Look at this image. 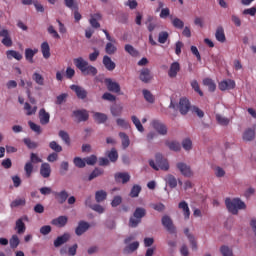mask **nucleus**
<instances>
[{"instance_id":"49","label":"nucleus","mask_w":256,"mask_h":256,"mask_svg":"<svg viewBox=\"0 0 256 256\" xmlns=\"http://www.w3.org/2000/svg\"><path fill=\"white\" fill-rule=\"evenodd\" d=\"M150 127H152V129H166L165 124L160 120H152Z\"/></svg>"},{"instance_id":"23","label":"nucleus","mask_w":256,"mask_h":256,"mask_svg":"<svg viewBox=\"0 0 256 256\" xmlns=\"http://www.w3.org/2000/svg\"><path fill=\"white\" fill-rule=\"evenodd\" d=\"M178 209H181L184 219H189L191 217V210L189 209V204H187L185 201H181L178 204Z\"/></svg>"},{"instance_id":"57","label":"nucleus","mask_w":256,"mask_h":256,"mask_svg":"<svg viewBox=\"0 0 256 256\" xmlns=\"http://www.w3.org/2000/svg\"><path fill=\"white\" fill-rule=\"evenodd\" d=\"M105 51L108 55H113L117 51V47H115L113 43L109 42L106 44Z\"/></svg>"},{"instance_id":"16","label":"nucleus","mask_w":256,"mask_h":256,"mask_svg":"<svg viewBox=\"0 0 256 256\" xmlns=\"http://www.w3.org/2000/svg\"><path fill=\"white\" fill-rule=\"evenodd\" d=\"M114 177L116 183H123L124 185L125 183H129V181H131V175H129L127 172H118Z\"/></svg>"},{"instance_id":"38","label":"nucleus","mask_w":256,"mask_h":256,"mask_svg":"<svg viewBox=\"0 0 256 256\" xmlns=\"http://www.w3.org/2000/svg\"><path fill=\"white\" fill-rule=\"evenodd\" d=\"M32 79H33V81H35V83H36L37 85H40V86L45 85V78L43 77V75H41V74L38 73V72H35V73L32 75Z\"/></svg>"},{"instance_id":"5","label":"nucleus","mask_w":256,"mask_h":256,"mask_svg":"<svg viewBox=\"0 0 256 256\" xmlns=\"http://www.w3.org/2000/svg\"><path fill=\"white\" fill-rule=\"evenodd\" d=\"M33 163H43V159H41L37 154H30V161L27 162L24 166V171L26 173V177H31L33 173Z\"/></svg>"},{"instance_id":"62","label":"nucleus","mask_w":256,"mask_h":256,"mask_svg":"<svg viewBox=\"0 0 256 256\" xmlns=\"http://www.w3.org/2000/svg\"><path fill=\"white\" fill-rule=\"evenodd\" d=\"M84 161H86V165H95L97 163V156L91 155L86 158H84Z\"/></svg>"},{"instance_id":"25","label":"nucleus","mask_w":256,"mask_h":256,"mask_svg":"<svg viewBox=\"0 0 256 256\" xmlns=\"http://www.w3.org/2000/svg\"><path fill=\"white\" fill-rule=\"evenodd\" d=\"M50 115L47 111H45V109H40L39 111V120L41 125H47V123H49V119H50Z\"/></svg>"},{"instance_id":"48","label":"nucleus","mask_w":256,"mask_h":256,"mask_svg":"<svg viewBox=\"0 0 256 256\" xmlns=\"http://www.w3.org/2000/svg\"><path fill=\"white\" fill-rule=\"evenodd\" d=\"M216 121L219 125H227L231 120L221 114H216Z\"/></svg>"},{"instance_id":"11","label":"nucleus","mask_w":256,"mask_h":256,"mask_svg":"<svg viewBox=\"0 0 256 256\" xmlns=\"http://www.w3.org/2000/svg\"><path fill=\"white\" fill-rule=\"evenodd\" d=\"M218 87L220 91H229L231 89H235L236 87L235 80H231V79L222 80L221 82H219Z\"/></svg>"},{"instance_id":"2","label":"nucleus","mask_w":256,"mask_h":256,"mask_svg":"<svg viewBox=\"0 0 256 256\" xmlns=\"http://www.w3.org/2000/svg\"><path fill=\"white\" fill-rule=\"evenodd\" d=\"M225 205L229 213H232V215H237L241 209H247V205L241 200V198H226Z\"/></svg>"},{"instance_id":"34","label":"nucleus","mask_w":256,"mask_h":256,"mask_svg":"<svg viewBox=\"0 0 256 256\" xmlns=\"http://www.w3.org/2000/svg\"><path fill=\"white\" fill-rule=\"evenodd\" d=\"M166 145L170 151H181V144L177 141H167Z\"/></svg>"},{"instance_id":"26","label":"nucleus","mask_w":256,"mask_h":256,"mask_svg":"<svg viewBox=\"0 0 256 256\" xmlns=\"http://www.w3.org/2000/svg\"><path fill=\"white\" fill-rule=\"evenodd\" d=\"M98 21H101V14H92L90 19L91 27H93L94 29H99V27H101V24H99Z\"/></svg>"},{"instance_id":"37","label":"nucleus","mask_w":256,"mask_h":256,"mask_svg":"<svg viewBox=\"0 0 256 256\" xmlns=\"http://www.w3.org/2000/svg\"><path fill=\"white\" fill-rule=\"evenodd\" d=\"M103 173H104L103 169L95 168L88 176V181H93V179H97V177H101Z\"/></svg>"},{"instance_id":"6","label":"nucleus","mask_w":256,"mask_h":256,"mask_svg":"<svg viewBox=\"0 0 256 256\" xmlns=\"http://www.w3.org/2000/svg\"><path fill=\"white\" fill-rule=\"evenodd\" d=\"M191 109V102L187 99V97L180 98L178 104V110L180 111L181 115H187Z\"/></svg>"},{"instance_id":"44","label":"nucleus","mask_w":256,"mask_h":256,"mask_svg":"<svg viewBox=\"0 0 256 256\" xmlns=\"http://www.w3.org/2000/svg\"><path fill=\"white\" fill-rule=\"evenodd\" d=\"M26 203L27 201L25 200V198H17L11 202L10 207H25Z\"/></svg>"},{"instance_id":"40","label":"nucleus","mask_w":256,"mask_h":256,"mask_svg":"<svg viewBox=\"0 0 256 256\" xmlns=\"http://www.w3.org/2000/svg\"><path fill=\"white\" fill-rule=\"evenodd\" d=\"M119 137L122 141L123 149H127V147H129V145L131 144V141L129 140V136H127V134H125L123 132H120Z\"/></svg>"},{"instance_id":"61","label":"nucleus","mask_w":256,"mask_h":256,"mask_svg":"<svg viewBox=\"0 0 256 256\" xmlns=\"http://www.w3.org/2000/svg\"><path fill=\"white\" fill-rule=\"evenodd\" d=\"M242 15H250V17H255L256 15V7H251V8H247V9H244L242 11Z\"/></svg>"},{"instance_id":"15","label":"nucleus","mask_w":256,"mask_h":256,"mask_svg":"<svg viewBox=\"0 0 256 256\" xmlns=\"http://www.w3.org/2000/svg\"><path fill=\"white\" fill-rule=\"evenodd\" d=\"M0 37H3L2 45H4L5 47H12L13 40H11V36H9V30H6V29L1 30Z\"/></svg>"},{"instance_id":"32","label":"nucleus","mask_w":256,"mask_h":256,"mask_svg":"<svg viewBox=\"0 0 256 256\" xmlns=\"http://www.w3.org/2000/svg\"><path fill=\"white\" fill-rule=\"evenodd\" d=\"M6 55L7 59H16V61H21L23 59V55L15 50H8Z\"/></svg>"},{"instance_id":"46","label":"nucleus","mask_w":256,"mask_h":256,"mask_svg":"<svg viewBox=\"0 0 256 256\" xmlns=\"http://www.w3.org/2000/svg\"><path fill=\"white\" fill-rule=\"evenodd\" d=\"M24 109L26 110V115H35L37 113V106L31 107V104L25 103Z\"/></svg>"},{"instance_id":"33","label":"nucleus","mask_w":256,"mask_h":256,"mask_svg":"<svg viewBox=\"0 0 256 256\" xmlns=\"http://www.w3.org/2000/svg\"><path fill=\"white\" fill-rule=\"evenodd\" d=\"M38 49H31V48H28L25 50V57H26V60L29 61V63H33V57H35V55H37L38 53Z\"/></svg>"},{"instance_id":"7","label":"nucleus","mask_w":256,"mask_h":256,"mask_svg":"<svg viewBox=\"0 0 256 256\" xmlns=\"http://www.w3.org/2000/svg\"><path fill=\"white\" fill-rule=\"evenodd\" d=\"M176 167L184 177H193V170H191V166L185 164L184 162H178Z\"/></svg>"},{"instance_id":"18","label":"nucleus","mask_w":256,"mask_h":256,"mask_svg":"<svg viewBox=\"0 0 256 256\" xmlns=\"http://www.w3.org/2000/svg\"><path fill=\"white\" fill-rule=\"evenodd\" d=\"M54 195L55 199L58 201L60 205H63L65 201L69 198V193H67V190H62L60 192H52Z\"/></svg>"},{"instance_id":"28","label":"nucleus","mask_w":256,"mask_h":256,"mask_svg":"<svg viewBox=\"0 0 256 256\" xmlns=\"http://www.w3.org/2000/svg\"><path fill=\"white\" fill-rule=\"evenodd\" d=\"M137 249H139V242L135 241L129 244L128 246H126L123 249V253L125 255H129V253H134V251H137Z\"/></svg>"},{"instance_id":"39","label":"nucleus","mask_w":256,"mask_h":256,"mask_svg":"<svg viewBox=\"0 0 256 256\" xmlns=\"http://www.w3.org/2000/svg\"><path fill=\"white\" fill-rule=\"evenodd\" d=\"M73 163L75 165V167H77L78 169H84V167H86L87 163L85 161V158H81V157H75L73 159Z\"/></svg>"},{"instance_id":"54","label":"nucleus","mask_w":256,"mask_h":256,"mask_svg":"<svg viewBox=\"0 0 256 256\" xmlns=\"http://www.w3.org/2000/svg\"><path fill=\"white\" fill-rule=\"evenodd\" d=\"M49 147L52 151H55V153H61V151H63V147L55 141L50 142Z\"/></svg>"},{"instance_id":"63","label":"nucleus","mask_w":256,"mask_h":256,"mask_svg":"<svg viewBox=\"0 0 256 256\" xmlns=\"http://www.w3.org/2000/svg\"><path fill=\"white\" fill-rule=\"evenodd\" d=\"M66 171H69V162L63 161L60 164V174L65 175Z\"/></svg>"},{"instance_id":"10","label":"nucleus","mask_w":256,"mask_h":256,"mask_svg":"<svg viewBox=\"0 0 256 256\" xmlns=\"http://www.w3.org/2000/svg\"><path fill=\"white\" fill-rule=\"evenodd\" d=\"M139 79L142 83H151V81H153V73H151L149 68H142L140 70Z\"/></svg>"},{"instance_id":"21","label":"nucleus","mask_w":256,"mask_h":256,"mask_svg":"<svg viewBox=\"0 0 256 256\" xmlns=\"http://www.w3.org/2000/svg\"><path fill=\"white\" fill-rule=\"evenodd\" d=\"M102 63L105 67V69H107V71H115V67H117V65L115 64V62H113V60H111V57L105 55L103 57Z\"/></svg>"},{"instance_id":"20","label":"nucleus","mask_w":256,"mask_h":256,"mask_svg":"<svg viewBox=\"0 0 256 256\" xmlns=\"http://www.w3.org/2000/svg\"><path fill=\"white\" fill-rule=\"evenodd\" d=\"M181 71V65L179 64V62H173L170 65V69L168 71V77H170L171 79H174V77H177V73Z\"/></svg>"},{"instance_id":"1","label":"nucleus","mask_w":256,"mask_h":256,"mask_svg":"<svg viewBox=\"0 0 256 256\" xmlns=\"http://www.w3.org/2000/svg\"><path fill=\"white\" fill-rule=\"evenodd\" d=\"M73 63L83 75H92V77H95V75L98 73L97 68H95V66L89 65V62L84 60L83 57L75 58Z\"/></svg>"},{"instance_id":"55","label":"nucleus","mask_w":256,"mask_h":256,"mask_svg":"<svg viewBox=\"0 0 256 256\" xmlns=\"http://www.w3.org/2000/svg\"><path fill=\"white\" fill-rule=\"evenodd\" d=\"M125 51L129 53V55H131L132 57H137V55H139V52L135 48H133L132 45L129 44L125 46Z\"/></svg>"},{"instance_id":"24","label":"nucleus","mask_w":256,"mask_h":256,"mask_svg":"<svg viewBox=\"0 0 256 256\" xmlns=\"http://www.w3.org/2000/svg\"><path fill=\"white\" fill-rule=\"evenodd\" d=\"M67 221H69V218L67 216H59L51 221V224L55 227H65L67 225Z\"/></svg>"},{"instance_id":"53","label":"nucleus","mask_w":256,"mask_h":256,"mask_svg":"<svg viewBox=\"0 0 256 256\" xmlns=\"http://www.w3.org/2000/svg\"><path fill=\"white\" fill-rule=\"evenodd\" d=\"M139 193H141V186L134 185L130 191V197L132 198L139 197Z\"/></svg>"},{"instance_id":"13","label":"nucleus","mask_w":256,"mask_h":256,"mask_svg":"<svg viewBox=\"0 0 256 256\" xmlns=\"http://www.w3.org/2000/svg\"><path fill=\"white\" fill-rule=\"evenodd\" d=\"M70 89L76 93L78 99H87V90L79 85H71Z\"/></svg>"},{"instance_id":"3","label":"nucleus","mask_w":256,"mask_h":256,"mask_svg":"<svg viewBox=\"0 0 256 256\" xmlns=\"http://www.w3.org/2000/svg\"><path fill=\"white\" fill-rule=\"evenodd\" d=\"M155 159L156 164L153 160L149 161V165L150 167H152V169H154L155 171H159V169H161L162 171H169V162L163 157V154H156Z\"/></svg>"},{"instance_id":"14","label":"nucleus","mask_w":256,"mask_h":256,"mask_svg":"<svg viewBox=\"0 0 256 256\" xmlns=\"http://www.w3.org/2000/svg\"><path fill=\"white\" fill-rule=\"evenodd\" d=\"M89 227H91V225H89L88 222L86 221H80L78 223V226L75 229V234L78 237H81V235H83L84 233H87V231H89Z\"/></svg>"},{"instance_id":"52","label":"nucleus","mask_w":256,"mask_h":256,"mask_svg":"<svg viewBox=\"0 0 256 256\" xmlns=\"http://www.w3.org/2000/svg\"><path fill=\"white\" fill-rule=\"evenodd\" d=\"M108 158L112 163H115V161L119 159V154L117 153V150L115 148H112L111 151L108 153Z\"/></svg>"},{"instance_id":"36","label":"nucleus","mask_w":256,"mask_h":256,"mask_svg":"<svg viewBox=\"0 0 256 256\" xmlns=\"http://www.w3.org/2000/svg\"><path fill=\"white\" fill-rule=\"evenodd\" d=\"M165 181L171 189H175V187H177V178H175V176L168 174Z\"/></svg>"},{"instance_id":"43","label":"nucleus","mask_w":256,"mask_h":256,"mask_svg":"<svg viewBox=\"0 0 256 256\" xmlns=\"http://www.w3.org/2000/svg\"><path fill=\"white\" fill-rule=\"evenodd\" d=\"M170 19L172 21L173 27H175L176 29H183V27H185V23L183 22V20L179 18H173V16H170Z\"/></svg>"},{"instance_id":"47","label":"nucleus","mask_w":256,"mask_h":256,"mask_svg":"<svg viewBox=\"0 0 256 256\" xmlns=\"http://www.w3.org/2000/svg\"><path fill=\"white\" fill-rule=\"evenodd\" d=\"M182 147L185 151H191L193 149V142L189 138H185L182 141Z\"/></svg>"},{"instance_id":"42","label":"nucleus","mask_w":256,"mask_h":256,"mask_svg":"<svg viewBox=\"0 0 256 256\" xmlns=\"http://www.w3.org/2000/svg\"><path fill=\"white\" fill-rule=\"evenodd\" d=\"M255 139V130L248 129L243 134V140L244 141H253Z\"/></svg>"},{"instance_id":"59","label":"nucleus","mask_w":256,"mask_h":256,"mask_svg":"<svg viewBox=\"0 0 256 256\" xmlns=\"http://www.w3.org/2000/svg\"><path fill=\"white\" fill-rule=\"evenodd\" d=\"M24 144L28 147V149H37V142L31 141L29 138H24Z\"/></svg>"},{"instance_id":"50","label":"nucleus","mask_w":256,"mask_h":256,"mask_svg":"<svg viewBox=\"0 0 256 256\" xmlns=\"http://www.w3.org/2000/svg\"><path fill=\"white\" fill-rule=\"evenodd\" d=\"M143 96L148 103H154L155 96L149 90H143Z\"/></svg>"},{"instance_id":"58","label":"nucleus","mask_w":256,"mask_h":256,"mask_svg":"<svg viewBox=\"0 0 256 256\" xmlns=\"http://www.w3.org/2000/svg\"><path fill=\"white\" fill-rule=\"evenodd\" d=\"M167 39H169V33L167 32H160L158 35V42L161 44L167 43Z\"/></svg>"},{"instance_id":"19","label":"nucleus","mask_w":256,"mask_h":256,"mask_svg":"<svg viewBox=\"0 0 256 256\" xmlns=\"http://www.w3.org/2000/svg\"><path fill=\"white\" fill-rule=\"evenodd\" d=\"M70 239H71L70 233H64L63 235L58 236L54 240V247H61V245H65V243H67V241H69Z\"/></svg>"},{"instance_id":"35","label":"nucleus","mask_w":256,"mask_h":256,"mask_svg":"<svg viewBox=\"0 0 256 256\" xmlns=\"http://www.w3.org/2000/svg\"><path fill=\"white\" fill-rule=\"evenodd\" d=\"M95 199H96V203H103V201L107 199V193L105 192V190L96 191Z\"/></svg>"},{"instance_id":"9","label":"nucleus","mask_w":256,"mask_h":256,"mask_svg":"<svg viewBox=\"0 0 256 256\" xmlns=\"http://www.w3.org/2000/svg\"><path fill=\"white\" fill-rule=\"evenodd\" d=\"M104 83L111 93H119L121 91V86L116 81H113L111 78H106Z\"/></svg>"},{"instance_id":"64","label":"nucleus","mask_w":256,"mask_h":256,"mask_svg":"<svg viewBox=\"0 0 256 256\" xmlns=\"http://www.w3.org/2000/svg\"><path fill=\"white\" fill-rule=\"evenodd\" d=\"M64 3L68 9H77V2L75 0H64Z\"/></svg>"},{"instance_id":"27","label":"nucleus","mask_w":256,"mask_h":256,"mask_svg":"<svg viewBox=\"0 0 256 256\" xmlns=\"http://www.w3.org/2000/svg\"><path fill=\"white\" fill-rule=\"evenodd\" d=\"M215 37L219 43H225V41H227V38L225 37V30L222 28V26H219L216 29Z\"/></svg>"},{"instance_id":"29","label":"nucleus","mask_w":256,"mask_h":256,"mask_svg":"<svg viewBox=\"0 0 256 256\" xmlns=\"http://www.w3.org/2000/svg\"><path fill=\"white\" fill-rule=\"evenodd\" d=\"M41 52L44 59H49V57H51V48L49 47L48 42H43L41 44Z\"/></svg>"},{"instance_id":"8","label":"nucleus","mask_w":256,"mask_h":256,"mask_svg":"<svg viewBox=\"0 0 256 256\" xmlns=\"http://www.w3.org/2000/svg\"><path fill=\"white\" fill-rule=\"evenodd\" d=\"M24 221H29V218L27 216H24L16 220L15 231L18 235H23V233L27 231V226H25Z\"/></svg>"},{"instance_id":"31","label":"nucleus","mask_w":256,"mask_h":256,"mask_svg":"<svg viewBox=\"0 0 256 256\" xmlns=\"http://www.w3.org/2000/svg\"><path fill=\"white\" fill-rule=\"evenodd\" d=\"M203 85L208 87V90L211 93H213L215 91V89H217V84H215V81H213V79H211V78H205L203 80Z\"/></svg>"},{"instance_id":"17","label":"nucleus","mask_w":256,"mask_h":256,"mask_svg":"<svg viewBox=\"0 0 256 256\" xmlns=\"http://www.w3.org/2000/svg\"><path fill=\"white\" fill-rule=\"evenodd\" d=\"M73 115L76 121H78L79 123H81V121H87V119H89V112L85 109L76 110L73 112Z\"/></svg>"},{"instance_id":"41","label":"nucleus","mask_w":256,"mask_h":256,"mask_svg":"<svg viewBox=\"0 0 256 256\" xmlns=\"http://www.w3.org/2000/svg\"><path fill=\"white\" fill-rule=\"evenodd\" d=\"M93 117L96 123H105V121H107V115L101 112H94Z\"/></svg>"},{"instance_id":"60","label":"nucleus","mask_w":256,"mask_h":256,"mask_svg":"<svg viewBox=\"0 0 256 256\" xmlns=\"http://www.w3.org/2000/svg\"><path fill=\"white\" fill-rule=\"evenodd\" d=\"M220 253H222L223 256H233V250L228 246H222L220 248Z\"/></svg>"},{"instance_id":"56","label":"nucleus","mask_w":256,"mask_h":256,"mask_svg":"<svg viewBox=\"0 0 256 256\" xmlns=\"http://www.w3.org/2000/svg\"><path fill=\"white\" fill-rule=\"evenodd\" d=\"M191 87H192V89H194V91L196 93H198L200 95V97H203V91H201V88L199 86V82H197V80H193L191 82Z\"/></svg>"},{"instance_id":"4","label":"nucleus","mask_w":256,"mask_h":256,"mask_svg":"<svg viewBox=\"0 0 256 256\" xmlns=\"http://www.w3.org/2000/svg\"><path fill=\"white\" fill-rule=\"evenodd\" d=\"M145 215H147V210L143 207H137L133 213V216L129 219V227H137Z\"/></svg>"},{"instance_id":"51","label":"nucleus","mask_w":256,"mask_h":256,"mask_svg":"<svg viewBox=\"0 0 256 256\" xmlns=\"http://www.w3.org/2000/svg\"><path fill=\"white\" fill-rule=\"evenodd\" d=\"M59 137L66 143V145H71V138L69 137V134L63 130L59 132Z\"/></svg>"},{"instance_id":"30","label":"nucleus","mask_w":256,"mask_h":256,"mask_svg":"<svg viewBox=\"0 0 256 256\" xmlns=\"http://www.w3.org/2000/svg\"><path fill=\"white\" fill-rule=\"evenodd\" d=\"M185 235L187 236L188 240L190 241V245L193 251H197V240L195 237L189 233V228L184 230Z\"/></svg>"},{"instance_id":"45","label":"nucleus","mask_w":256,"mask_h":256,"mask_svg":"<svg viewBox=\"0 0 256 256\" xmlns=\"http://www.w3.org/2000/svg\"><path fill=\"white\" fill-rule=\"evenodd\" d=\"M20 243L21 241L19 240V236H17V234L12 235V237L10 238L11 249H17Z\"/></svg>"},{"instance_id":"22","label":"nucleus","mask_w":256,"mask_h":256,"mask_svg":"<svg viewBox=\"0 0 256 256\" xmlns=\"http://www.w3.org/2000/svg\"><path fill=\"white\" fill-rule=\"evenodd\" d=\"M40 175L47 179L51 177V165L49 163H42L40 167Z\"/></svg>"},{"instance_id":"12","label":"nucleus","mask_w":256,"mask_h":256,"mask_svg":"<svg viewBox=\"0 0 256 256\" xmlns=\"http://www.w3.org/2000/svg\"><path fill=\"white\" fill-rule=\"evenodd\" d=\"M162 225L169 233H175V226L173 220L168 215L162 217Z\"/></svg>"}]
</instances>
